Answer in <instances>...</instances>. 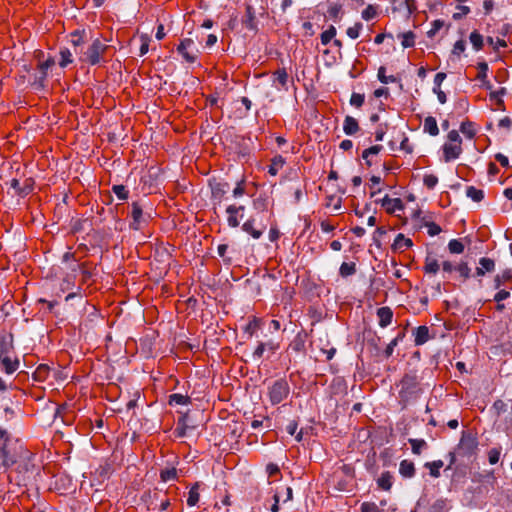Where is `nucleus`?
Masks as SVG:
<instances>
[{"label":"nucleus","mask_w":512,"mask_h":512,"mask_svg":"<svg viewBox=\"0 0 512 512\" xmlns=\"http://www.w3.org/2000/svg\"><path fill=\"white\" fill-rule=\"evenodd\" d=\"M187 420L188 413H184L181 417H179L177 421V426L174 431L177 437H185L187 430L192 428L188 425Z\"/></svg>","instance_id":"nucleus-26"},{"label":"nucleus","mask_w":512,"mask_h":512,"mask_svg":"<svg viewBox=\"0 0 512 512\" xmlns=\"http://www.w3.org/2000/svg\"><path fill=\"white\" fill-rule=\"evenodd\" d=\"M162 481L167 482L177 477V470L175 468L162 470L160 473Z\"/></svg>","instance_id":"nucleus-50"},{"label":"nucleus","mask_w":512,"mask_h":512,"mask_svg":"<svg viewBox=\"0 0 512 512\" xmlns=\"http://www.w3.org/2000/svg\"><path fill=\"white\" fill-rule=\"evenodd\" d=\"M501 451L498 448H492L488 452V460L491 465L498 463Z\"/></svg>","instance_id":"nucleus-59"},{"label":"nucleus","mask_w":512,"mask_h":512,"mask_svg":"<svg viewBox=\"0 0 512 512\" xmlns=\"http://www.w3.org/2000/svg\"><path fill=\"white\" fill-rule=\"evenodd\" d=\"M362 30V24L356 23L354 26H351L347 29L346 33L348 37L351 39H356L360 35V31Z\"/></svg>","instance_id":"nucleus-56"},{"label":"nucleus","mask_w":512,"mask_h":512,"mask_svg":"<svg viewBox=\"0 0 512 512\" xmlns=\"http://www.w3.org/2000/svg\"><path fill=\"white\" fill-rule=\"evenodd\" d=\"M289 394L288 386H270L269 387V398L272 404H278L282 402Z\"/></svg>","instance_id":"nucleus-12"},{"label":"nucleus","mask_w":512,"mask_h":512,"mask_svg":"<svg viewBox=\"0 0 512 512\" xmlns=\"http://www.w3.org/2000/svg\"><path fill=\"white\" fill-rule=\"evenodd\" d=\"M401 44L404 48H409L415 44V35L412 32L403 33L401 36Z\"/></svg>","instance_id":"nucleus-43"},{"label":"nucleus","mask_w":512,"mask_h":512,"mask_svg":"<svg viewBox=\"0 0 512 512\" xmlns=\"http://www.w3.org/2000/svg\"><path fill=\"white\" fill-rule=\"evenodd\" d=\"M509 284V288L512 289V271L505 270L500 274H497L494 278V288L500 289L501 286Z\"/></svg>","instance_id":"nucleus-19"},{"label":"nucleus","mask_w":512,"mask_h":512,"mask_svg":"<svg viewBox=\"0 0 512 512\" xmlns=\"http://www.w3.org/2000/svg\"><path fill=\"white\" fill-rule=\"evenodd\" d=\"M469 40H470L473 48L476 51H479L480 49H482V47H483V36L479 32L473 31L470 34V36H469Z\"/></svg>","instance_id":"nucleus-38"},{"label":"nucleus","mask_w":512,"mask_h":512,"mask_svg":"<svg viewBox=\"0 0 512 512\" xmlns=\"http://www.w3.org/2000/svg\"><path fill=\"white\" fill-rule=\"evenodd\" d=\"M447 502L445 499H437L430 507L429 512H445Z\"/></svg>","instance_id":"nucleus-49"},{"label":"nucleus","mask_w":512,"mask_h":512,"mask_svg":"<svg viewBox=\"0 0 512 512\" xmlns=\"http://www.w3.org/2000/svg\"><path fill=\"white\" fill-rule=\"evenodd\" d=\"M443 25L444 23L441 20L433 21L431 24V28L427 32L428 37H434L438 33V31L443 27Z\"/></svg>","instance_id":"nucleus-57"},{"label":"nucleus","mask_w":512,"mask_h":512,"mask_svg":"<svg viewBox=\"0 0 512 512\" xmlns=\"http://www.w3.org/2000/svg\"><path fill=\"white\" fill-rule=\"evenodd\" d=\"M279 349V343L274 342L272 340L268 342H260L254 352L252 353V358L254 360L261 359L265 353L266 356L269 357L270 355L274 354Z\"/></svg>","instance_id":"nucleus-10"},{"label":"nucleus","mask_w":512,"mask_h":512,"mask_svg":"<svg viewBox=\"0 0 512 512\" xmlns=\"http://www.w3.org/2000/svg\"><path fill=\"white\" fill-rule=\"evenodd\" d=\"M228 189L229 186L227 183H216L211 187V199L214 205H220L222 203Z\"/></svg>","instance_id":"nucleus-14"},{"label":"nucleus","mask_w":512,"mask_h":512,"mask_svg":"<svg viewBox=\"0 0 512 512\" xmlns=\"http://www.w3.org/2000/svg\"><path fill=\"white\" fill-rule=\"evenodd\" d=\"M423 183L427 188L433 189L438 183V178L434 174H426L423 177Z\"/></svg>","instance_id":"nucleus-51"},{"label":"nucleus","mask_w":512,"mask_h":512,"mask_svg":"<svg viewBox=\"0 0 512 512\" xmlns=\"http://www.w3.org/2000/svg\"><path fill=\"white\" fill-rule=\"evenodd\" d=\"M27 448L19 441H8L0 446V470L9 473L17 460L21 458Z\"/></svg>","instance_id":"nucleus-2"},{"label":"nucleus","mask_w":512,"mask_h":512,"mask_svg":"<svg viewBox=\"0 0 512 512\" xmlns=\"http://www.w3.org/2000/svg\"><path fill=\"white\" fill-rule=\"evenodd\" d=\"M466 195L474 202H480L484 198V191L474 186H469L466 190Z\"/></svg>","instance_id":"nucleus-37"},{"label":"nucleus","mask_w":512,"mask_h":512,"mask_svg":"<svg viewBox=\"0 0 512 512\" xmlns=\"http://www.w3.org/2000/svg\"><path fill=\"white\" fill-rule=\"evenodd\" d=\"M360 512H381L379 507L373 502H364L361 505Z\"/></svg>","instance_id":"nucleus-62"},{"label":"nucleus","mask_w":512,"mask_h":512,"mask_svg":"<svg viewBox=\"0 0 512 512\" xmlns=\"http://www.w3.org/2000/svg\"><path fill=\"white\" fill-rule=\"evenodd\" d=\"M399 473L404 478H412L415 475V466L412 461L402 460L399 465Z\"/></svg>","instance_id":"nucleus-27"},{"label":"nucleus","mask_w":512,"mask_h":512,"mask_svg":"<svg viewBox=\"0 0 512 512\" xmlns=\"http://www.w3.org/2000/svg\"><path fill=\"white\" fill-rule=\"evenodd\" d=\"M456 271L460 274L464 279L470 276V268L466 263H460L456 265Z\"/></svg>","instance_id":"nucleus-63"},{"label":"nucleus","mask_w":512,"mask_h":512,"mask_svg":"<svg viewBox=\"0 0 512 512\" xmlns=\"http://www.w3.org/2000/svg\"><path fill=\"white\" fill-rule=\"evenodd\" d=\"M0 363L1 369L7 374H12L19 367V361L16 357H13V354H9L0 359Z\"/></svg>","instance_id":"nucleus-17"},{"label":"nucleus","mask_w":512,"mask_h":512,"mask_svg":"<svg viewBox=\"0 0 512 512\" xmlns=\"http://www.w3.org/2000/svg\"><path fill=\"white\" fill-rule=\"evenodd\" d=\"M131 217V227L135 230H139L143 224L148 222L151 218V214L144 212V204L142 202H134L131 207Z\"/></svg>","instance_id":"nucleus-6"},{"label":"nucleus","mask_w":512,"mask_h":512,"mask_svg":"<svg viewBox=\"0 0 512 512\" xmlns=\"http://www.w3.org/2000/svg\"><path fill=\"white\" fill-rule=\"evenodd\" d=\"M140 40V56H144L149 51L150 37L147 34H141Z\"/></svg>","instance_id":"nucleus-46"},{"label":"nucleus","mask_w":512,"mask_h":512,"mask_svg":"<svg viewBox=\"0 0 512 512\" xmlns=\"http://www.w3.org/2000/svg\"><path fill=\"white\" fill-rule=\"evenodd\" d=\"M199 488H200V484L198 482H196L190 488V490L188 492V497H187V505L189 507H193L199 502V499H200Z\"/></svg>","instance_id":"nucleus-29"},{"label":"nucleus","mask_w":512,"mask_h":512,"mask_svg":"<svg viewBox=\"0 0 512 512\" xmlns=\"http://www.w3.org/2000/svg\"><path fill=\"white\" fill-rule=\"evenodd\" d=\"M336 35V28L334 26H330L327 30L322 32L321 34V43L323 45H327Z\"/></svg>","instance_id":"nucleus-42"},{"label":"nucleus","mask_w":512,"mask_h":512,"mask_svg":"<svg viewBox=\"0 0 512 512\" xmlns=\"http://www.w3.org/2000/svg\"><path fill=\"white\" fill-rule=\"evenodd\" d=\"M460 131L468 139H473L474 136L476 135V129L474 127V124L469 121L461 123Z\"/></svg>","instance_id":"nucleus-32"},{"label":"nucleus","mask_w":512,"mask_h":512,"mask_svg":"<svg viewBox=\"0 0 512 512\" xmlns=\"http://www.w3.org/2000/svg\"><path fill=\"white\" fill-rule=\"evenodd\" d=\"M51 375H56V370H51L48 366L41 365L33 373V379L37 382H43L49 380Z\"/></svg>","instance_id":"nucleus-18"},{"label":"nucleus","mask_w":512,"mask_h":512,"mask_svg":"<svg viewBox=\"0 0 512 512\" xmlns=\"http://www.w3.org/2000/svg\"><path fill=\"white\" fill-rule=\"evenodd\" d=\"M505 94H506V88L501 87L500 89H498L496 91H491L490 92V98H491V100H494L497 103H501L502 102V98H503V96Z\"/></svg>","instance_id":"nucleus-60"},{"label":"nucleus","mask_w":512,"mask_h":512,"mask_svg":"<svg viewBox=\"0 0 512 512\" xmlns=\"http://www.w3.org/2000/svg\"><path fill=\"white\" fill-rule=\"evenodd\" d=\"M414 343L415 345H423L429 339V329L426 326L417 327L414 332Z\"/></svg>","instance_id":"nucleus-23"},{"label":"nucleus","mask_w":512,"mask_h":512,"mask_svg":"<svg viewBox=\"0 0 512 512\" xmlns=\"http://www.w3.org/2000/svg\"><path fill=\"white\" fill-rule=\"evenodd\" d=\"M378 486L383 490H390L392 486V477L389 472H385L381 475V477L377 481Z\"/></svg>","instance_id":"nucleus-40"},{"label":"nucleus","mask_w":512,"mask_h":512,"mask_svg":"<svg viewBox=\"0 0 512 512\" xmlns=\"http://www.w3.org/2000/svg\"><path fill=\"white\" fill-rule=\"evenodd\" d=\"M242 230L251 235L254 239H259L265 232L266 225L262 223L257 224L256 219L250 217L243 223Z\"/></svg>","instance_id":"nucleus-11"},{"label":"nucleus","mask_w":512,"mask_h":512,"mask_svg":"<svg viewBox=\"0 0 512 512\" xmlns=\"http://www.w3.org/2000/svg\"><path fill=\"white\" fill-rule=\"evenodd\" d=\"M276 491H280L281 492V501H283L284 503L292 500V497H293V490L291 487H282L281 489H277Z\"/></svg>","instance_id":"nucleus-58"},{"label":"nucleus","mask_w":512,"mask_h":512,"mask_svg":"<svg viewBox=\"0 0 512 512\" xmlns=\"http://www.w3.org/2000/svg\"><path fill=\"white\" fill-rule=\"evenodd\" d=\"M377 317L379 319V325L385 328L391 324L393 312L389 307H381L377 310Z\"/></svg>","instance_id":"nucleus-20"},{"label":"nucleus","mask_w":512,"mask_h":512,"mask_svg":"<svg viewBox=\"0 0 512 512\" xmlns=\"http://www.w3.org/2000/svg\"><path fill=\"white\" fill-rule=\"evenodd\" d=\"M403 337H404V333H400L393 340H391V342L387 345V347L385 349V354L387 356H391L392 355V353L394 351V348L403 339Z\"/></svg>","instance_id":"nucleus-48"},{"label":"nucleus","mask_w":512,"mask_h":512,"mask_svg":"<svg viewBox=\"0 0 512 512\" xmlns=\"http://www.w3.org/2000/svg\"><path fill=\"white\" fill-rule=\"evenodd\" d=\"M60 58L59 65L63 68L73 62L72 53L67 48L61 49Z\"/></svg>","instance_id":"nucleus-41"},{"label":"nucleus","mask_w":512,"mask_h":512,"mask_svg":"<svg viewBox=\"0 0 512 512\" xmlns=\"http://www.w3.org/2000/svg\"><path fill=\"white\" fill-rule=\"evenodd\" d=\"M423 131L431 136H437L439 134L438 124L434 117L428 116L425 118Z\"/></svg>","instance_id":"nucleus-25"},{"label":"nucleus","mask_w":512,"mask_h":512,"mask_svg":"<svg viewBox=\"0 0 512 512\" xmlns=\"http://www.w3.org/2000/svg\"><path fill=\"white\" fill-rule=\"evenodd\" d=\"M359 130L357 120L352 116H346L343 123V131L346 135H353Z\"/></svg>","instance_id":"nucleus-28"},{"label":"nucleus","mask_w":512,"mask_h":512,"mask_svg":"<svg viewBox=\"0 0 512 512\" xmlns=\"http://www.w3.org/2000/svg\"><path fill=\"white\" fill-rule=\"evenodd\" d=\"M245 206L230 204L226 208L227 224L229 227L236 228L240 225L241 220L244 217Z\"/></svg>","instance_id":"nucleus-8"},{"label":"nucleus","mask_w":512,"mask_h":512,"mask_svg":"<svg viewBox=\"0 0 512 512\" xmlns=\"http://www.w3.org/2000/svg\"><path fill=\"white\" fill-rule=\"evenodd\" d=\"M380 203H381L382 207H384L388 213H394L396 211L403 209V204H402L401 199L390 198L388 195H385L380 200Z\"/></svg>","instance_id":"nucleus-16"},{"label":"nucleus","mask_w":512,"mask_h":512,"mask_svg":"<svg viewBox=\"0 0 512 512\" xmlns=\"http://www.w3.org/2000/svg\"><path fill=\"white\" fill-rule=\"evenodd\" d=\"M495 413L499 416L502 412L507 410V404L502 400H496L492 406Z\"/></svg>","instance_id":"nucleus-64"},{"label":"nucleus","mask_w":512,"mask_h":512,"mask_svg":"<svg viewBox=\"0 0 512 512\" xmlns=\"http://www.w3.org/2000/svg\"><path fill=\"white\" fill-rule=\"evenodd\" d=\"M284 164H285V160L282 156H280V155L275 156L272 159L271 164L268 168V173L272 176L277 175V173L284 166Z\"/></svg>","instance_id":"nucleus-30"},{"label":"nucleus","mask_w":512,"mask_h":512,"mask_svg":"<svg viewBox=\"0 0 512 512\" xmlns=\"http://www.w3.org/2000/svg\"><path fill=\"white\" fill-rule=\"evenodd\" d=\"M9 472H15L18 486H27L40 474V467L34 463V454L27 449ZM7 478L9 482L13 481L11 473H8Z\"/></svg>","instance_id":"nucleus-1"},{"label":"nucleus","mask_w":512,"mask_h":512,"mask_svg":"<svg viewBox=\"0 0 512 512\" xmlns=\"http://www.w3.org/2000/svg\"><path fill=\"white\" fill-rule=\"evenodd\" d=\"M465 49H466V42H465V40H463V39L458 40L454 44V47H453V50H452V54L454 56L460 57L462 55V53L465 51Z\"/></svg>","instance_id":"nucleus-52"},{"label":"nucleus","mask_w":512,"mask_h":512,"mask_svg":"<svg viewBox=\"0 0 512 512\" xmlns=\"http://www.w3.org/2000/svg\"><path fill=\"white\" fill-rule=\"evenodd\" d=\"M424 466L429 469L430 475L433 478H438L440 477V469L444 466V463L442 460H435L432 462H426Z\"/></svg>","instance_id":"nucleus-31"},{"label":"nucleus","mask_w":512,"mask_h":512,"mask_svg":"<svg viewBox=\"0 0 512 512\" xmlns=\"http://www.w3.org/2000/svg\"><path fill=\"white\" fill-rule=\"evenodd\" d=\"M178 53L188 63H194L198 57V49L191 38L183 39L177 47Z\"/></svg>","instance_id":"nucleus-7"},{"label":"nucleus","mask_w":512,"mask_h":512,"mask_svg":"<svg viewBox=\"0 0 512 512\" xmlns=\"http://www.w3.org/2000/svg\"><path fill=\"white\" fill-rule=\"evenodd\" d=\"M495 269V262L494 260L482 257L479 260V266L476 269L477 276H483L487 272H492Z\"/></svg>","instance_id":"nucleus-21"},{"label":"nucleus","mask_w":512,"mask_h":512,"mask_svg":"<svg viewBox=\"0 0 512 512\" xmlns=\"http://www.w3.org/2000/svg\"><path fill=\"white\" fill-rule=\"evenodd\" d=\"M9 354H14L12 339L9 336H0V359Z\"/></svg>","instance_id":"nucleus-22"},{"label":"nucleus","mask_w":512,"mask_h":512,"mask_svg":"<svg viewBox=\"0 0 512 512\" xmlns=\"http://www.w3.org/2000/svg\"><path fill=\"white\" fill-rule=\"evenodd\" d=\"M409 444L411 445L412 452L416 455H420L422 449L427 447V443L424 439H409Z\"/></svg>","instance_id":"nucleus-34"},{"label":"nucleus","mask_w":512,"mask_h":512,"mask_svg":"<svg viewBox=\"0 0 512 512\" xmlns=\"http://www.w3.org/2000/svg\"><path fill=\"white\" fill-rule=\"evenodd\" d=\"M376 16V9L372 5H368L362 11V18L366 21L373 19Z\"/></svg>","instance_id":"nucleus-61"},{"label":"nucleus","mask_w":512,"mask_h":512,"mask_svg":"<svg viewBox=\"0 0 512 512\" xmlns=\"http://www.w3.org/2000/svg\"><path fill=\"white\" fill-rule=\"evenodd\" d=\"M289 76L285 69H279L272 75V84L277 90H288Z\"/></svg>","instance_id":"nucleus-13"},{"label":"nucleus","mask_w":512,"mask_h":512,"mask_svg":"<svg viewBox=\"0 0 512 512\" xmlns=\"http://www.w3.org/2000/svg\"><path fill=\"white\" fill-rule=\"evenodd\" d=\"M448 249L451 253L460 254L464 251V245L457 239H452L448 243Z\"/></svg>","instance_id":"nucleus-44"},{"label":"nucleus","mask_w":512,"mask_h":512,"mask_svg":"<svg viewBox=\"0 0 512 512\" xmlns=\"http://www.w3.org/2000/svg\"><path fill=\"white\" fill-rule=\"evenodd\" d=\"M440 269V264L435 258L427 257L424 265V271L430 274H436Z\"/></svg>","instance_id":"nucleus-33"},{"label":"nucleus","mask_w":512,"mask_h":512,"mask_svg":"<svg viewBox=\"0 0 512 512\" xmlns=\"http://www.w3.org/2000/svg\"><path fill=\"white\" fill-rule=\"evenodd\" d=\"M381 149H382V146H380V145H375V146H372V147H370V148H368V149H365V150L363 151V153H362V158H363L364 160H366V161H367V163H369L368 158H369L371 155H376V154H378V153L381 151Z\"/></svg>","instance_id":"nucleus-55"},{"label":"nucleus","mask_w":512,"mask_h":512,"mask_svg":"<svg viewBox=\"0 0 512 512\" xmlns=\"http://www.w3.org/2000/svg\"><path fill=\"white\" fill-rule=\"evenodd\" d=\"M107 45L102 43L99 39H95L84 53L83 61L91 65H96L100 62L102 54L106 51Z\"/></svg>","instance_id":"nucleus-4"},{"label":"nucleus","mask_w":512,"mask_h":512,"mask_svg":"<svg viewBox=\"0 0 512 512\" xmlns=\"http://www.w3.org/2000/svg\"><path fill=\"white\" fill-rule=\"evenodd\" d=\"M356 272L355 263L343 262L340 266L339 273L342 277H348Z\"/></svg>","instance_id":"nucleus-39"},{"label":"nucleus","mask_w":512,"mask_h":512,"mask_svg":"<svg viewBox=\"0 0 512 512\" xmlns=\"http://www.w3.org/2000/svg\"><path fill=\"white\" fill-rule=\"evenodd\" d=\"M298 427V423L295 420H292L286 426V431L289 435H295L296 441L300 442L303 439V429H301L298 433H296Z\"/></svg>","instance_id":"nucleus-35"},{"label":"nucleus","mask_w":512,"mask_h":512,"mask_svg":"<svg viewBox=\"0 0 512 512\" xmlns=\"http://www.w3.org/2000/svg\"><path fill=\"white\" fill-rule=\"evenodd\" d=\"M413 245L410 238L405 237L403 234H398L393 242V249L398 251H405Z\"/></svg>","instance_id":"nucleus-24"},{"label":"nucleus","mask_w":512,"mask_h":512,"mask_svg":"<svg viewBox=\"0 0 512 512\" xmlns=\"http://www.w3.org/2000/svg\"><path fill=\"white\" fill-rule=\"evenodd\" d=\"M462 139L459 132L451 130L447 135V142L443 145V154L446 162L459 158L462 153Z\"/></svg>","instance_id":"nucleus-3"},{"label":"nucleus","mask_w":512,"mask_h":512,"mask_svg":"<svg viewBox=\"0 0 512 512\" xmlns=\"http://www.w3.org/2000/svg\"><path fill=\"white\" fill-rule=\"evenodd\" d=\"M385 72L386 69L384 67H380L378 70V78L382 83L388 84L396 81V78L394 76H387Z\"/></svg>","instance_id":"nucleus-54"},{"label":"nucleus","mask_w":512,"mask_h":512,"mask_svg":"<svg viewBox=\"0 0 512 512\" xmlns=\"http://www.w3.org/2000/svg\"><path fill=\"white\" fill-rule=\"evenodd\" d=\"M413 386H406V387H403L401 389V391L399 392V396L401 398V402L403 403V405L405 406L406 403L408 402V400L411 398V397H416V395H414V392L411 391V388Z\"/></svg>","instance_id":"nucleus-47"},{"label":"nucleus","mask_w":512,"mask_h":512,"mask_svg":"<svg viewBox=\"0 0 512 512\" xmlns=\"http://www.w3.org/2000/svg\"><path fill=\"white\" fill-rule=\"evenodd\" d=\"M113 192L115 193V195L120 199V200H125L127 199L128 197V191L126 189L125 186L123 185H114L113 188H112Z\"/></svg>","instance_id":"nucleus-53"},{"label":"nucleus","mask_w":512,"mask_h":512,"mask_svg":"<svg viewBox=\"0 0 512 512\" xmlns=\"http://www.w3.org/2000/svg\"><path fill=\"white\" fill-rule=\"evenodd\" d=\"M190 403V397L182 394H172L169 396V404L170 405H187Z\"/></svg>","instance_id":"nucleus-36"},{"label":"nucleus","mask_w":512,"mask_h":512,"mask_svg":"<svg viewBox=\"0 0 512 512\" xmlns=\"http://www.w3.org/2000/svg\"><path fill=\"white\" fill-rule=\"evenodd\" d=\"M161 492L155 489L149 492V509L152 511H165L170 506L169 498H161Z\"/></svg>","instance_id":"nucleus-9"},{"label":"nucleus","mask_w":512,"mask_h":512,"mask_svg":"<svg viewBox=\"0 0 512 512\" xmlns=\"http://www.w3.org/2000/svg\"><path fill=\"white\" fill-rule=\"evenodd\" d=\"M62 263L66 265V269L69 270L71 273L67 274V281L69 282L71 277L75 276V273L79 270V264L74 259V254L71 252L64 253L62 257Z\"/></svg>","instance_id":"nucleus-15"},{"label":"nucleus","mask_w":512,"mask_h":512,"mask_svg":"<svg viewBox=\"0 0 512 512\" xmlns=\"http://www.w3.org/2000/svg\"><path fill=\"white\" fill-rule=\"evenodd\" d=\"M478 447L477 439L468 432L463 431L457 450L461 456L470 457L475 454Z\"/></svg>","instance_id":"nucleus-5"},{"label":"nucleus","mask_w":512,"mask_h":512,"mask_svg":"<svg viewBox=\"0 0 512 512\" xmlns=\"http://www.w3.org/2000/svg\"><path fill=\"white\" fill-rule=\"evenodd\" d=\"M259 326H260V320L254 317L246 324L244 331H245V333L249 334V336L251 337L257 331Z\"/></svg>","instance_id":"nucleus-45"}]
</instances>
